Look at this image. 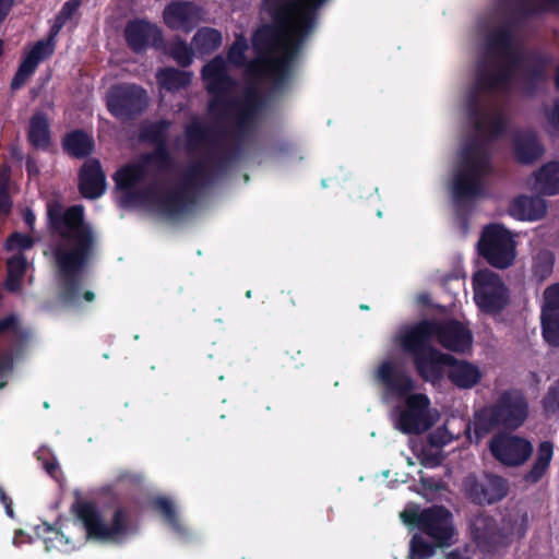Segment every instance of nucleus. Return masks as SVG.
Returning a JSON list of instances; mask_svg holds the SVG:
<instances>
[{
  "label": "nucleus",
  "instance_id": "27",
  "mask_svg": "<svg viewBox=\"0 0 559 559\" xmlns=\"http://www.w3.org/2000/svg\"><path fill=\"white\" fill-rule=\"evenodd\" d=\"M554 62V56L540 50H532L527 53L525 63L522 67L523 78L526 82V92L532 94L537 83L547 78L548 67Z\"/></svg>",
  "mask_w": 559,
  "mask_h": 559
},
{
  "label": "nucleus",
  "instance_id": "35",
  "mask_svg": "<svg viewBox=\"0 0 559 559\" xmlns=\"http://www.w3.org/2000/svg\"><path fill=\"white\" fill-rule=\"evenodd\" d=\"M192 72L173 67L160 68L156 72L158 85L171 93L187 88L192 82Z\"/></svg>",
  "mask_w": 559,
  "mask_h": 559
},
{
  "label": "nucleus",
  "instance_id": "63",
  "mask_svg": "<svg viewBox=\"0 0 559 559\" xmlns=\"http://www.w3.org/2000/svg\"><path fill=\"white\" fill-rule=\"evenodd\" d=\"M549 122L552 127L559 130V99L556 100L551 114L549 116Z\"/></svg>",
  "mask_w": 559,
  "mask_h": 559
},
{
  "label": "nucleus",
  "instance_id": "43",
  "mask_svg": "<svg viewBox=\"0 0 559 559\" xmlns=\"http://www.w3.org/2000/svg\"><path fill=\"white\" fill-rule=\"evenodd\" d=\"M168 55L181 68H188L193 62L194 48L190 47L185 40L177 39L168 49Z\"/></svg>",
  "mask_w": 559,
  "mask_h": 559
},
{
  "label": "nucleus",
  "instance_id": "20",
  "mask_svg": "<svg viewBox=\"0 0 559 559\" xmlns=\"http://www.w3.org/2000/svg\"><path fill=\"white\" fill-rule=\"evenodd\" d=\"M376 379L390 395L404 399L415 389L412 376L395 361L383 360L377 369Z\"/></svg>",
  "mask_w": 559,
  "mask_h": 559
},
{
  "label": "nucleus",
  "instance_id": "49",
  "mask_svg": "<svg viewBox=\"0 0 559 559\" xmlns=\"http://www.w3.org/2000/svg\"><path fill=\"white\" fill-rule=\"evenodd\" d=\"M37 460L41 462L43 467L47 474L56 478L59 471V464L55 456L51 455L47 448H41L37 452Z\"/></svg>",
  "mask_w": 559,
  "mask_h": 559
},
{
  "label": "nucleus",
  "instance_id": "26",
  "mask_svg": "<svg viewBox=\"0 0 559 559\" xmlns=\"http://www.w3.org/2000/svg\"><path fill=\"white\" fill-rule=\"evenodd\" d=\"M512 150L516 162L521 165L534 164L545 152L536 132L530 129L520 130L513 135Z\"/></svg>",
  "mask_w": 559,
  "mask_h": 559
},
{
  "label": "nucleus",
  "instance_id": "47",
  "mask_svg": "<svg viewBox=\"0 0 559 559\" xmlns=\"http://www.w3.org/2000/svg\"><path fill=\"white\" fill-rule=\"evenodd\" d=\"M508 124V118L502 112H497L493 116L489 117L487 131L490 138L497 139L502 136L507 132Z\"/></svg>",
  "mask_w": 559,
  "mask_h": 559
},
{
  "label": "nucleus",
  "instance_id": "64",
  "mask_svg": "<svg viewBox=\"0 0 559 559\" xmlns=\"http://www.w3.org/2000/svg\"><path fill=\"white\" fill-rule=\"evenodd\" d=\"M447 559H472V557L468 556L467 550L456 548L448 554Z\"/></svg>",
  "mask_w": 559,
  "mask_h": 559
},
{
  "label": "nucleus",
  "instance_id": "56",
  "mask_svg": "<svg viewBox=\"0 0 559 559\" xmlns=\"http://www.w3.org/2000/svg\"><path fill=\"white\" fill-rule=\"evenodd\" d=\"M12 206L13 202L9 190H0V216H8Z\"/></svg>",
  "mask_w": 559,
  "mask_h": 559
},
{
  "label": "nucleus",
  "instance_id": "29",
  "mask_svg": "<svg viewBox=\"0 0 559 559\" xmlns=\"http://www.w3.org/2000/svg\"><path fill=\"white\" fill-rule=\"evenodd\" d=\"M528 528L527 512L520 509L508 510L499 523L501 545L508 546L514 539H521L525 536Z\"/></svg>",
  "mask_w": 559,
  "mask_h": 559
},
{
  "label": "nucleus",
  "instance_id": "15",
  "mask_svg": "<svg viewBox=\"0 0 559 559\" xmlns=\"http://www.w3.org/2000/svg\"><path fill=\"white\" fill-rule=\"evenodd\" d=\"M430 400L426 394L414 393L405 397V409L399 415L396 427L406 435H419L433 423L429 416Z\"/></svg>",
  "mask_w": 559,
  "mask_h": 559
},
{
  "label": "nucleus",
  "instance_id": "57",
  "mask_svg": "<svg viewBox=\"0 0 559 559\" xmlns=\"http://www.w3.org/2000/svg\"><path fill=\"white\" fill-rule=\"evenodd\" d=\"M26 262L23 257L12 258L8 261L9 274L11 275L14 270L19 272V275H22L25 271Z\"/></svg>",
  "mask_w": 559,
  "mask_h": 559
},
{
  "label": "nucleus",
  "instance_id": "6",
  "mask_svg": "<svg viewBox=\"0 0 559 559\" xmlns=\"http://www.w3.org/2000/svg\"><path fill=\"white\" fill-rule=\"evenodd\" d=\"M317 24L318 19H310L309 16H304L299 23H293L288 26L287 36L283 40L281 56L262 60L273 92H283L288 86L293 76L294 64L299 57L304 43L313 33Z\"/></svg>",
  "mask_w": 559,
  "mask_h": 559
},
{
  "label": "nucleus",
  "instance_id": "12",
  "mask_svg": "<svg viewBox=\"0 0 559 559\" xmlns=\"http://www.w3.org/2000/svg\"><path fill=\"white\" fill-rule=\"evenodd\" d=\"M106 107L109 114L118 120H133L146 109L147 93L136 84H114L107 91Z\"/></svg>",
  "mask_w": 559,
  "mask_h": 559
},
{
  "label": "nucleus",
  "instance_id": "13",
  "mask_svg": "<svg viewBox=\"0 0 559 559\" xmlns=\"http://www.w3.org/2000/svg\"><path fill=\"white\" fill-rule=\"evenodd\" d=\"M491 455L503 466L519 467L533 454V444L525 438L500 432L489 441Z\"/></svg>",
  "mask_w": 559,
  "mask_h": 559
},
{
  "label": "nucleus",
  "instance_id": "3",
  "mask_svg": "<svg viewBox=\"0 0 559 559\" xmlns=\"http://www.w3.org/2000/svg\"><path fill=\"white\" fill-rule=\"evenodd\" d=\"M46 207L48 229L61 239L53 250L59 273V298L66 305H74L80 297L81 272L96 251V234L85 221L82 205L64 209L60 201L51 200Z\"/></svg>",
  "mask_w": 559,
  "mask_h": 559
},
{
  "label": "nucleus",
  "instance_id": "2",
  "mask_svg": "<svg viewBox=\"0 0 559 559\" xmlns=\"http://www.w3.org/2000/svg\"><path fill=\"white\" fill-rule=\"evenodd\" d=\"M559 0H523L518 3L514 14L486 36V50L490 56L502 57L506 63L487 67L478 64L475 73V91L467 99L468 117L474 121L475 130H486V115L479 107L478 93L508 92L513 80L514 71L521 68V60L515 49L514 31L522 19L558 13Z\"/></svg>",
  "mask_w": 559,
  "mask_h": 559
},
{
  "label": "nucleus",
  "instance_id": "10",
  "mask_svg": "<svg viewBox=\"0 0 559 559\" xmlns=\"http://www.w3.org/2000/svg\"><path fill=\"white\" fill-rule=\"evenodd\" d=\"M472 284L475 304L483 313L499 314L510 304L509 289L498 274L479 270L474 274Z\"/></svg>",
  "mask_w": 559,
  "mask_h": 559
},
{
  "label": "nucleus",
  "instance_id": "25",
  "mask_svg": "<svg viewBox=\"0 0 559 559\" xmlns=\"http://www.w3.org/2000/svg\"><path fill=\"white\" fill-rule=\"evenodd\" d=\"M148 174L147 167L141 160L136 163H129L122 167H120L112 176V179L116 185V189L119 191H124L126 194L123 197V203H139L138 198L131 197V193H135L139 190H134V188L143 182Z\"/></svg>",
  "mask_w": 559,
  "mask_h": 559
},
{
  "label": "nucleus",
  "instance_id": "58",
  "mask_svg": "<svg viewBox=\"0 0 559 559\" xmlns=\"http://www.w3.org/2000/svg\"><path fill=\"white\" fill-rule=\"evenodd\" d=\"M287 296L289 297L288 302L290 306L296 307L301 304L305 297L307 296L306 292L301 288L290 289L287 292Z\"/></svg>",
  "mask_w": 559,
  "mask_h": 559
},
{
  "label": "nucleus",
  "instance_id": "21",
  "mask_svg": "<svg viewBox=\"0 0 559 559\" xmlns=\"http://www.w3.org/2000/svg\"><path fill=\"white\" fill-rule=\"evenodd\" d=\"M128 47L135 53H141L150 47L158 48L163 44V34L158 26L145 20L129 21L124 28Z\"/></svg>",
  "mask_w": 559,
  "mask_h": 559
},
{
  "label": "nucleus",
  "instance_id": "23",
  "mask_svg": "<svg viewBox=\"0 0 559 559\" xmlns=\"http://www.w3.org/2000/svg\"><path fill=\"white\" fill-rule=\"evenodd\" d=\"M79 192L84 199L96 200L106 191V175L97 158H87L78 174Z\"/></svg>",
  "mask_w": 559,
  "mask_h": 559
},
{
  "label": "nucleus",
  "instance_id": "24",
  "mask_svg": "<svg viewBox=\"0 0 559 559\" xmlns=\"http://www.w3.org/2000/svg\"><path fill=\"white\" fill-rule=\"evenodd\" d=\"M471 533L477 546L485 551L502 547L499 523L486 512H478L469 521Z\"/></svg>",
  "mask_w": 559,
  "mask_h": 559
},
{
  "label": "nucleus",
  "instance_id": "32",
  "mask_svg": "<svg viewBox=\"0 0 559 559\" xmlns=\"http://www.w3.org/2000/svg\"><path fill=\"white\" fill-rule=\"evenodd\" d=\"M288 28L277 24L263 25L253 33L252 48L261 61L278 46L281 38L286 35Z\"/></svg>",
  "mask_w": 559,
  "mask_h": 559
},
{
  "label": "nucleus",
  "instance_id": "61",
  "mask_svg": "<svg viewBox=\"0 0 559 559\" xmlns=\"http://www.w3.org/2000/svg\"><path fill=\"white\" fill-rule=\"evenodd\" d=\"M67 24V21L61 20L58 15L55 19V23L50 27L49 34L46 37L47 39H51V43H56V37L62 29V27Z\"/></svg>",
  "mask_w": 559,
  "mask_h": 559
},
{
  "label": "nucleus",
  "instance_id": "4",
  "mask_svg": "<svg viewBox=\"0 0 559 559\" xmlns=\"http://www.w3.org/2000/svg\"><path fill=\"white\" fill-rule=\"evenodd\" d=\"M492 156L489 143L473 136L461 148L457 166L453 174L452 195L457 205L481 197L485 180L492 174Z\"/></svg>",
  "mask_w": 559,
  "mask_h": 559
},
{
  "label": "nucleus",
  "instance_id": "44",
  "mask_svg": "<svg viewBox=\"0 0 559 559\" xmlns=\"http://www.w3.org/2000/svg\"><path fill=\"white\" fill-rule=\"evenodd\" d=\"M540 403L547 417H559V379L548 388Z\"/></svg>",
  "mask_w": 559,
  "mask_h": 559
},
{
  "label": "nucleus",
  "instance_id": "5",
  "mask_svg": "<svg viewBox=\"0 0 559 559\" xmlns=\"http://www.w3.org/2000/svg\"><path fill=\"white\" fill-rule=\"evenodd\" d=\"M528 417V402L519 389L503 391L492 405L475 413L474 432L484 438L496 428L516 430Z\"/></svg>",
  "mask_w": 559,
  "mask_h": 559
},
{
  "label": "nucleus",
  "instance_id": "46",
  "mask_svg": "<svg viewBox=\"0 0 559 559\" xmlns=\"http://www.w3.org/2000/svg\"><path fill=\"white\" fill-rule=\"evenodd\" d=\"M248 43L243 36H238L228 50V59L235 66H243Z\"/></svg>",
  "mask_w": 559,
  "mask_h": 559
},
{
  "label": "nucleus",
  "instance_id": "1",
  "mask_svg": "<svg viewBox=\"0 0 559 559\" xmlns=\"http://www.w3.org/2000/svg\"><path fill=\"white\" fill-rule=\"evenodd\" d=\"M205 90L211 95L209 111L212 116L233 127V142L229 147L213 150L214 130L206 123L192 119L185 128L186 147L189 152L210 145L206 158L189 165L176 185L186 193L195 195L219 178L227 175L233 165L245 154L246 145L253 139L259 128L260 114L265 107V99L257 87H247L242 97L227 96L237 86V81L228 71L222 56H216L203 66L201 71Z\"/></svg>",
  "mask_w": 559,
  "mask_h": 559
},
{
  "label": "nucleus",
  "instance_id": "36",
  "mask_svg": "<svg viewBox=\"0 0 559 559\" xmlns=\"http://www.w3.org/2000/svg\"><path fill=\"white\" fill-rule=\"evenodd\" d=\"M534 176L535 187L542 194H559V162L543 165Z\"/></svg>",
  "mask_w": 559,
  "mask_h": 559
},
{
  "label": "nucleus",
  "instance_id": "52",
  "mask_svg": "<svg viewBox=\"0 0 559 559\" xmlns=\"http://www.w3.org/2000/svg\"><path fill=\"white\" fill-rule=\"evenodd\" d=\"M552 454H554L552 443L549 441H543L538 445L537 456H536L535 461L549 467L550 461L552 459Z\"/></svg>",
  "mask_w": 559,
  "mask_h": 559
},
{
  "label": "nucleus",
  "instance_id": "50",
  "mask_svg": "<svg viewBox=\"0 0 559 559\" xmlns=\"http://www.w3.org/2000/svg\"><path fill=\"white\" fill-rule=\"evenodd\" d=\"M548 468L546 465L534 461L531 469L524 474L523 480L527 484H537L542 480Z\"/></svg>",
  "mask_w": 559,
  "mask_h": 559
},
{
  "label": "nucleus",
  "instance_id": "28",
  "mask_svg": "<svg viewBox=\"0 0 559 559\" xmlns=\"http://www.w3.org/2000/svg\"><path fill=\"white\" fill-rule=\"evenodd\" d=\"M165 24L173 31H191L195 25V8L186 1H171L163 12Z\"/></svg>",
  "mask_w": 559,
  "mask_h": 559
},
{
  "label": "nucleus",
  "instance_id": "38",
  "mask_svg": "<svg viewBox=\"0 0 559 559\" xmlns=\"http://www.w3.org/2000/svg\"><path fill=\"white\" fill-rule=\"evenodd\" d=\"M222 45V34L216 28L202 27L192 37V46L200 55H211Z\"/></svg>",
  "mask_w": 559,
  "mask_h": 559
},
{
  "label": "nucleus",
  "instance_id": "9",
  "mask_svg": "<svg viewBox=\"0 0 559 559\" xmlns=\"http://www.w3.org/2000/svg\"><path fill=\"white\" fill-rule=\"evenodd\" d=\"M465 498L478 507L493 506L506 499L510 491V481L506 477L483 472L477 475L471 473L463 479Z\"/></svg>",
  "mask_w": 559,
  "mask_h": 559
},
{
  "label": "nucleus",
  "instance_id": "8",
  "mask_svg": "<svg viewBox=\"0 0 559 559\" xmlns=\"http://www.w3.org/2000/svg\"><path fill=\"white\" fill-rule=\"evenodd\" d=\"M478 252L488 264L504 270L513 264L516 245L512 234L502 224L487 225L478 240Z\"/></svg>",
  "mask_w": 559,
  "mask_h": 559
},
{
  "label": "nucleus",
  "instance_id": "45",
  "mask_svg": "<svg viewBox=\"0 0 559 559\" xmlns=\"http://www.w3.org/2000/svg\"><path fill=\"white\" fill-rule=\"evenodd\" d=\"M435 546L425 540L420 535L415 534L409 543L411 559H428L435 555Z\"/></svg>",
  "mask_w": 559,
  "mask_h": 559
},
{
  "label": "nucleus",
  "instance_id": "40",
  "mask_svg": "<svg viewBox=\"0 0 559 559\" xmlns=\"http://www.w3.org/2000/svg\"><path fill=\"white\" fill-rule=\"evenodd\" d=\"M170 127V122L165 119H160L154 122H151L141 128L140 139L143 142H147L153 144L155 147L157 145H166L167 144V130Z\"/></svg>",
  "mask_w": 559,
  "mask_h": 559
},
{
  "label": "nucleus",
  "instance_id": "16",
  "mask_svg": "<svg viewBox=\"0 0 559 559\" xmlns=\"http://www.w3.org/2000/svg\"><path fill=\"white\" fill-rule=\"evenodd\" d=\"M420 532L429 536L436 546H449L454 535L452 513L443 506L425 508Z\"/></svg>",
  "mask_w": 559,
  "mask_h": 559
},
{
  "label": "nucleus",
  "instance_id": "31",
  "mask_svg": "<svg viewBox=\"0 0 559 559\" xmlns=\"http://www.w3.org/2000/svg\"><path fill=\"white\" fill-rule=\"evenodd\" d=\"M62 151L72 158L84 159L95 151V141L92 134L83 129L67 132L61 140Z\"/></svg>",
  "mask_w": 559,
  "mask_h": 559
},
{
  "label": "nucleus",
  "instance_id": "18",
  "mask_svg": "<svg viewBox=\"0 0 559 559\" xmlns=\"http://www.w3.org/2000/svg\"><path fill=\"white\" fill-rule=\"evenodd\" d=\"M418 377L432 385L440 384L445 376V367L455 361L451 354L442 353L435 346L412 358Z\"/></svg>",
  "mask_w": 559,
  "mask_h": 559
},
{
  "label": "nucleus",
  "instance_id": "55",
  "mask_svg": "<svg viewBox=\"0 0 559 559\" xmlns=\"http://www.w3.org/2000/svg\"><path fill=\"white\" fill-rule=\"evenodd\" d=\"M19 331V318L15 314H9L0 319V334L5 332L17 333Z\"/></svg>",
  "mask_w": 559,
  "mask_h": 559
},
{
  "label": "nucleus",
  "instance_id": "53",
  "mask_svg": "<svg viewBox=\"0 0 559 559\" xmlns=\"http://www.w3.org/2000/svg\"><path fill=\"white\" fill-rule=\"evenodd\" d=\"M544 299V307L559 310V282L545 289Z\"/></svg>",
  "mask_w": 559,
  "mask_h": 559
},
{
  "label": "nucleus",
  "instance_id": "51",
  "mask_svg": "<svg viewBox=\"0 0 559 559\" xmlns=\"http://www.w3.org/2000/svg\"><path fill=\"white\" fill-rule=\"evenodd\" d=\"M424 509L418 511L417 509H406L401 513V518L405 524L413 525L419 531L423 524Z\"/></svg>",
  "mask_w": 559,
  "mask_h": 559
},
{
  "label": "nucleus",
  "instance_id": "11",
  "mask_svg": "<svg viewBox=\"0 0 559 559\" xmlns=\"http://www.w3.org/2000/svg\"><path fill=\"white\" fill-rule=\"evenodd\" d=\"M130 195L138 198L139 203L147 205L166 218H176L186 214L197 203L195 195L186 193L178 186L164 192L157 191L154 186H148Z\"/></svg>",
  "mask_w": 559,
  "mask_h": 559
},
{
  "label": "nucleus",
  "instance_id": "62",
  "mask_svg": "<svg viewBox=\"0 0 559 559\" xmlns=\"http://www.w3.org/2000/svg\"><path fill=\"white\" fill-rule=\"evenodd\" d=\"M25 168L28 177H36L40 173L37 160L31 156L26 158Z\"/></svg>",
  "mask_w": 559,
  "mask_h": 559
},
{
  "label": "nucleus",
  "instance_id": "48",
  "mask_svg": "<svg viewBox=\"0 0 559 559\" xmlns=\"http://www.w3.org/2000/svg\"><path fill=\"white\" fill-rule=\"evenodd\" d=\"M34 245V240L31 236L24 235L21 233H12L5 241V246L8 250L20 249L27 250L32 248Z\"/></svg>",
  "mask_w": 559,
  "mask_h": 559
},
{
  "label": "nucleus",
  "instance_id": "39",
  "mask_svg": "<svg viewBox=\"0 0 559 559\" xmlns=\"http://www.w3.org/2000/svg\"><path fill=\"white\" fill-rule=\"evenodd\" d=\"M540 322L546 343L552 347H559V310L543 307Z\"/></svg>",
  "mask_w": 559,
  "mask_h": 559
},
{
  "label": "nucleus",
  "instance_id": "37",
  "mask_svg": "<svg viewBox=\"0 0 559 559\" xmlns=\"http://www.w3.org/2000/svg\"><path fill=\"white\" fill-rule=\"evenodd\" d=\"M556 262L555 253L549 249H539L532 255L531 281L542 284L548 280Z\"/></svg>",
  "mask_w": 559,
  "mask_h": 559
},
{
  "label": "nucleus",
  "instance_id": "42",
  "mask_svg": "<svg viewBox=\"0 0 559 559\" xmlns=\"http://www.w3.org/2000/svg\"><path fill=\"white\" fill-rule=\"evenodd\" d=\"M141 163L147 167L154 165L160 171L170 170L174 167V158L169 152L168 145H157L153 152L143 154Z\"/></svg>",
  "mask_w": 559,
  "mask_h": 559
},
{
  "label": "nucleus",
  "instance_id": "59",
  "mask_svg": "<svg viewBox=\"0 0 559 559\" xmlns=\"http://www.w3.org/2000/svg\"><path fill=\"white\" fill-rule=\"evenodd\" d=\"M11 180V168L9 165L3 164L0 166V190H9Z\"/></svg>",
  "mask_w": 559,
  "mask_h": 559
},
{
  "label": "nucleus",
  "instance_id": "54",
  "mask_svg": "<svg viewBox=\"0 0 559 559\" xmlns=\"http://www.w3.org/2000/svg\"><path fill=\"white\" fill-rule=\"evenodd\" d=\"M80 5H81L80 0H69L62 5L61 10L59 11V13L57 15L59 17H61V20L68 22L76 13Z\"/></svg>",
  "mask_w": 559,
  "mask_h": 559
},
{
  "label": "nucleus",
  "instance_id": "14",
  "mask_svg": "<svg viewBox=\"0 0 559 559\" xmlns=\"http://www.w3.org/2000/svg\"><path fill=\"white\" fill-rule=\"evenodd\" d=\"M275 24L288 27L304 16L318 19L319 10L326 0H263Z\"/></svg>",
  "mask_w": 559,
  "mask_h": 559
},
{
  "label": "nucleus",
  "instance_id": "30",
  "mask_svg": "<svg viewBox=\"0 0 559 559\" xmlns=\"http://www.w3.org/2000/svg\"><path fill=\"white\" fill-rule=\"evenodd\" d=\"M546 201L539 197L520 194L515 197L509 206L511 216L519 221H538L546 215Z\"/></svg>",
  "mask_w": 559,
  "mask_h": 559
},
{
  "label": "nucleus",
  "instance_id": "34",
  "mask_svg": "<svg viewBox=\"0 0 559 559\" xmlns=\"http://www.w3.org/2000/svg\"><path fill=\"white\" fill-rule=\"evenodd\" d=\"M29 144L41 151H47L51 144V132L49 121L44 112H35L31 120L27 132Z\"/></svg>",
  "mask_w": 559,
  "mask_h": 559
},
{
  "label": "nucleus",
  "instance_id": "19",
  "mask_svg": "<svg viewBox=\"0 0 559 559\" xmlns=\"http://www.w3.org/2000/svg\"><path fill=\"white\" fill-rule=\"evenodd\" d=\"M432 324L433 337L443 348L454 353H464L471 348L473 335L462 322L455 319L444 321L432 319Z\"/></svg>",
  "mask_w": 559,
  "mask_h": 559
},
{
  "label": "nucleus",
  "instance_id": "60",
  "mask_svg": "<svg viewBox=\"0 0 559 559\" xmlns=\"http://www.w3.org/2000/svg\"><path fill=\"white\" fill-rule=\"evenodd\" d=\"M67 24V21L61 20L58 15L55 19V23L50 27L49 34L46 37L47 39H51V43H56V37L62 29V27Z\"/></svg>",
  "mask_w": 559,
  "mask_h": 559
},
{
  "label": "nucleus",
  "instance_id": "17",
  "mask_svg": "<svg viewBox=\"0 0 559 559\" xmlns=\"http://www.w3.org/2000/svg\"><path fill=\"white\" fill-rule=\"evenodd\" d=\"M432 319H424L404 326L396 336V343L401 350L411 358L433 347Z\"/></svg>",
  "mask_w": 559,
  "mask_h": 559
},
{
  "label": "nucleus",
  "instance_id": "33",
  "mask_svg": "<svg viewBox=\"0 0 559 559\" xmlns=\"http://www.w3.org/2000/svg\"><path fill=\"white\" fill-rule=\"evenodd\" d=\"M448 367L447 377L459 389H472L481 380L479 368L466 360L455 358Z\"/></svg>",
  "mask_w": 559,
  "mask_h": 559
},
{
  "label": "nucleus",
  "instance_id": "41",
  "mask_svg": "<svg viewBox=\"0 0 559 559\" xmlns=\"http://www.w3.org/2000/svg\"><path fill=\"white\" fill-rule=\"evenodd\" d=\"M153 508L158 511L167 524L178 534H186V527L182 525L174 503L166 497H157L153 500Z\"/></svg>",
  "mask_w": 559,
  "mask_h": 559
},
{
  "label": "nucleus",
  "instance_id": "22",
  "mask_svg": "<svg viewBox=\"0 0 559 559\" xmlns=\"http://www.w3.org/2000/svg\"><path fill=\"white\" fill-rule=\"evenodd\" d=\"M55 49L56 43H51V39L44 38L36 41L21 61L19 69L12 79L11 87L13 90L22 87L35 73L38 64L53 55Z\"/></svg>",
  "mask_w": 559,
  "mask_h": 559
},
{
  "label": "nucleus",
  "instance_id": "7",
  "mask_svg": "<svg viewBox=\"0 0 559 559\" xmlns=\"http://www.w3.org/2000/svg\"><path fill=\"white\" fill-rule=\"evenodd\" d=\"M73 510L90 539L121 544L133 533L130 512L123 506L115 508L109 523L105 521L94 502L79 501L73 506Z\"/></svg>",
  "mask_w": 559,
  "mask_h": 559
}]
</instances>
